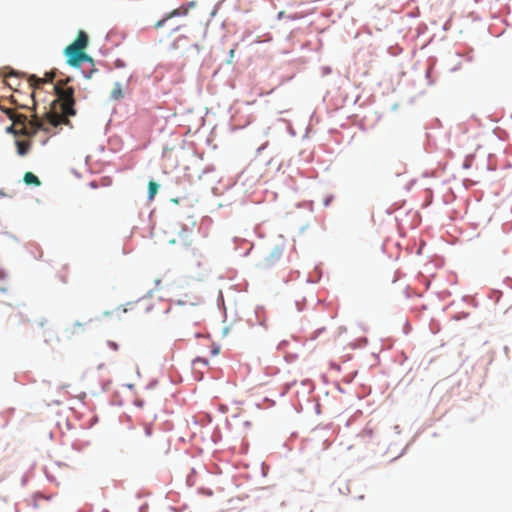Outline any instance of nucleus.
<instances>
[{
    "label": "nucleus",
    "mask_w": 512,
    "mask_h": 512,
    "mask_svg": "<svg viewBox=\"0 0 512 512\" xmlns=\"http://www.w3.org/2000/svg\"><path fill=\"white\" fill-rule=\"evenodd\" d=\"M70 78L61 79L54 85L57 98L51 103L50 110L45 117L39 118L36 113L32 115L29 125L16 128V137L25 136L33 138L39 130L50 133L52 128L60 125L71 126L69 117L76 115L74 89L68 87Z\"/></svg>",
    "instance_id": "nucleus-1"
},
{
    "label": "nucleus",
    "mask_w": 512,
    "mask_h": 512,
    "mask_svg": "<svg viewBox=\"0 0 512 512\" xmlns=\"http://www.w3.org/2000/svg\"><path fill=\"white\" fill-rule=\"evenodd\" d=\"M89 43L88 35L80 30L76 39L68 45L64 54L67 57V63L72 67H79L84 62L93 63V59L85 52Z\"/></svg>",
    "instance_id": "nucleus-2"
},
{
    "label": "nucleus",
    "mask_w": 512,
    "mask_h": 512,
    "mask_svg": "<svg viewBox=\"0 0 512 512\" xmlns=\"http://www.w3.org/2000/svg\"><path fill=\"white\" fill-rule=\"evenodd\" d=\"M196 6V2L195 1H190L188 3H184L182 4L180 7L170 11L169 13H167L162 19L158 20L155 24H154V28L155 29H160L162 28L165 23L173 18V17H180V16H187L189 14V11L194 8Z\"/></svg>",
    "instance_id": "nucleus-3"
},
{
    "label": "nucleus",
    "mask_w": 512,
    "mask_h": 512,
    "mask_svg": "<svg viewBox=\"0 0 512 512\" xmlns=\"http://www.w3.org/2000/svg\"><path fill=\"white\" fill-rule=\"evenodd\" d=\"M15 145L17 148V154L19 156H25L28 154V152L31 149V140L30 139H28V140L17 139L15 141Z\"/></svg>",
    "instance_id": "nucleus-4"
},
{
    "label": "nucleus",
    "mask_w": 512,
    "mask_h": 512,
    "mask_svg": "<svg viewBox=\"0 0 512 512\" xmlns=\"http://www.w3.org/2000/svg\"><path fill=\"white\" fill-rule=\"evenodd\" d=\"M111 99L117 101L124 97V92L121 83L117 82L114 84L111 93H110Z\"/></svg>",
    "instance_id": "nucleus-5"
},
{
    "label": "nucleus",
    "mask_w": 512,
    "mask_h": 512,
    "mask_svg": "<svg viewBox=\"0 0 512 512\" xmlns=\"http://www.w3.org/2000/svg\"><path fill=\"white\" fill-rule=\"evenodd\" d=\"M28 117L24 114L15 113L12 119V122H14V125L17 126H23V125H29Z\"/></svg>",
    "instance_id": "nucleus-6"
},
{
    "label": "nucleus",
    "mask_w": 512,
    "mask_h": 512,
    "mask_svg": "<svg viewBox=\"0 0 512 512\" xmlns=\"http://www.w3.org/2000/svg\"><path fill=\"white\" fill-rule=\"evenodd\" d=\"M23 180L24 182L27 184V185H36V186H39L40 185V180L38 179V177L36 175H34L32 172H26L24 174V177H23Z\"/></svg>",
    "instance_id": "nucleus-7"
},
{
    "label": "nucleus",
    "mask_w": 512,
    "mask_h": 512,
    "mask_svg": "<svg viewBox=\"0 0 512 512\" xmlns=\"http://www.w3.org/2000/svg\"><path fill=\"white\" fill-rule=\"evenodd\" d=\"M158 188H159V185L156 182L150 181L148 183V196H149L150 200H152L154 198V196L156 195V193L158 191Z\"/></svg>",
    "instance_id": "nucleus-8"
},
{
    "label": "nucleus",
    "mask_w": 512,
    "mask_h": 512,
    "mask_svg": "<svg viewBox=\"0 0 512 512\" xmlns=\"http://www.w3.org/2000/svg\"><path fill=\"white\" fill-rule=\"evenodd\" d=\"M42 79L38 78L36 75H31L28 79L29 84L35 89L39 88L42 85Z\"/></svg>",
    "instance_id": "nucleus-9"
},
{
    "label": "nucleus",
    "mask_w": 512,
    "mask_h": 512,
    "mask_svg": "<svg viewBox=\"0 0 512 512\" xmlns=\"http://www.w3.org/2000/svg\"><path fill=\"white\" fill-rule=\"evenodd\" d=\"M54 73L50 72V73H46L45 74V77L44 78H41L42 80V83H48V82H52L53 79H54Z\"/></svg>",
    "instance_id": "nucleus-10"
},
{
    "label": "nucleus",
    "mask_w": 512,
    "mask_h": 512,
    "mask_svg": "<svg viewBox=\"0 0 512 512\" xmlns=\"http://www.w3.org/2000/svg\"><path fill=\"white\" fill-rule=\"evenodd\" d=\"M0 109L9 117V119H13V116L15 114L13 109L3 107H0Z\"/></svg>",
    "instance_id": "nucleus-11"
},
{
    "label": "nucleus",
    "mask_w": 512,
    "mask_h": 512,
    "mask_svg": "<svg viewBox=\"0 0 512 512\" xmlns=\"http://www.w3.org/2000/svg\"><path fill=\"white\" fill-rule=\"evenodd\" d=\"M17 127H18V126H17V125H14V122H13L11 126H9V127H7V128H6V132H7V133H12L14 136H16V134H17V132H16V128H17Z\"/></svg>",
    "instance_id": "nucleus-12"
},
{
    "label": "nucleus",
    "mask_w": 512,
    "mask_h": 512,
    "mask_svg": "<svg viewBox=\"0 0 512 512\" xmlns=\"http://www.w3.org/2000/svg\"><path fill=\"white\" fill-rule=\"evenodd\" d=\"M144 430H145V434H146V436H151V434H152V428H151V426H150V425H145Z\"/></svg>",
    "instance_id": "nucleus-13"
},
{
    "label": "nucleus",
    "mask_w": 512,
    "mask_h": 512,
    "mask_svg": "<svg viewBox=\"0 0 512 512\" xmlns=\"http://www.w3.org/2000/svg\"><path fill=\"white\" fill-rule=\"evenodd\" d=\"M8 277V273L0 269V280H5Z\"/></svg>",
    "instance_id": "nucleus-14"
},
{
    "label": "nucleus",
    "mask_w": 512,
    "mask_h": 512,
    "mask_svg": "<svg viewBox=\"0 0 512 512\" xmlns=\"http://www.w3.org/2000/svg\"><path fill=\"white\" fill-rule=\"evenodd\" d=\"M196 362H202V363H204V364H207V361H206V360H203V359H201V358H197V359H195V360H194V363H196Z\"/></svg>",
    "instance_id": "nucleus-15"
},
{
    "label": "nucleus",
    "mask_w": 512,
    "mask_h": 512,
    "mask_svg": "<svg viewBox=\"0 0 512 512\" xmlns=\"http://www.w3.org/2000/svg\"><path fill=\"white\" fill-rule=\"evenodd\" d=\"M180 28H181V26H177V27H175V28L173 29V32H177V31H179V30H180Z\"/></svg>",
    "instance_id": "nucleus-16"
},
{
    "label": "nucleus",
    "mask_w": 512,
    "mask_h": 512,
    "mask_svg": "<svg viewBox=\"0 0 512 512\" xmlns=\"http://www.w3.org/2000/svg\"><path fill=\"white\" fill-rule=\"evenodd\" d=\"M155 283H156V285H159L160 284V280H156Z\"/></svg>",
    "instance_id": "nucleus-17"
}]
</instances>
